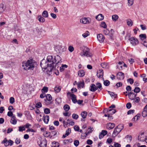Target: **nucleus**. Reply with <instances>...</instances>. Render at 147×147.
<instances>
[{
  "instance_id": "5fc2aeb1",
  "label": "nucleus",
  "mask_w": 147,
  "mask_h": 147,
  "mask_svg": "<svg viewBox=\"0 0 147 147\" xmlns=\"http://www.w3.org/2000/svg\"><path fill=\"white\" fill-rule=\"evenodd\" d=\"M79 141L78 140H75L74 142V144L76 147L78 146L79 144Z\"/></svg>"
},
{
  "instance_id": "6ab92c4d",
  "label": "nucleus",
  "mask_w": 147,
  "mask_h": 147,
  "mask_svg": "<svg viewBox=\"0 0 147 147\" xmlns=\"http://www.w3.org/2000/svg\"><path fill=\"white\" fill-rule=\"evenodd\" d=\"M104 16L101 14H99L96 17V19L98 21L102 20L104 19Z\"/></svg>"
},
{
  "instance_id": "72a5a7b5",
  "label": "nucleus",
  "mask_w": 147,
  "mask_h": 147,
  "mask_svg": "<svg viewBox=\"0 0 147 147\" xmlns=\"http://www.w3.org/2000/svg\"><path fill=\"white\" fill-rule=\"evenodd\" d=\"M140 39L142 40H144L146 38V35L145 34H141L139 35Z\"/></svg>"
},
{
  "instance_id": "c85d7f7f",
  "label": "nucleus",
  "mask_w": 147,
  "mask_h": 147,
  "mask_svg": "<svg viewBox=\"0 0 147 147\" xmlns=\"http://www.w3.org/2000/svg\"><path fill=\"white\" fill-rule=\"evenodd\" d=\"M108 111V114H109L110 115L113 114L116 112L115 109H110Z\"/></svg>"
},
{
  "instance_id": "09e8293b",
  "label": "nucleus",
  "mask_w": 147,
  "mask_h": 147,
  "mask_svg": "<svg viewBox=\"0 0 147 147\" xmlns=\"http://www.w3.org/2000/svg\"><path fill=\"white\" fill-rule=\"evenodd\" d=\"M51 133L49 131H46L44 133V136L46 137H48L50 136Z\"/></svg>"
},
{
  "instance_id": "b1692460",
  "label": "nucleus",
  "mask_w": 147,
  "mask_h": 147,
  "mask_svg": "<svg viewBox=\"0 0 147 147\" xmlns=\"http://www.w3.org/2000/svg\"><path fill=\"white\" fill-rule=\"evenodd\" d=\"M5 7L3 4H0V14L3 13L5 10Z\"/></svg>"
},
{
  "instance_id": "4468645a",
  "label": "nucleus",
  "mask_w": 147,
  "mask_h": 147,
  "mask_svg": "<svg viewBox=\"0 0 147 147\" xmlns=\"http://www.w3.org/2000/svg\"><path fill=\"white\" fill-rule=\"evenodd\" d=\"M142 114L144 117H146L147 116V105L144 107Z\"/></svg>"
},
{
  "instance_id": "4d7b16f0",
  "label": "nucleus",
  "mask_w": 147,
  "mask_h": 147,
  "mask_svg": "<svg viewBox=\"0 0 147 147\" xmlns=\"http://www.w3.org/2000/svg\"><path fill=\"white\" fill-rule=\"evenodd\" d=\"M133 93H133L132 92H129L128 94H126L125 95V96H127V95H128L129 96V98L130 99H133V98H132V97H131V95H133Z\"/></svg>"
},
{
  "instance_id": "2eb2a0df",
  "label": "nucleus",
  "mask_w": 147,
  "mask_h": 147,
  "mask_svg": "<svg viewBox=\"0 0 147 147\" xmlns=\"http://www.w3.org/2000/svg\"><path fill=\"white\" fill-rule=\"evenodd\" d=\"M90 90L91 92H94L96 90H97L96 86L94 84H91L90 86Z\"/></svg>"
},
{
  "instance_id": "cd10ccee",
  "label": "nucleus",
  "mask_w": 147,
  "mask_h": 147,
  "mask_svg": "<svg viewBox=\"0 0 147 147\" xmlns=\"http://www.w3.org/2000/svg\"><path fill=\"white\" fill-rule=\"evenodd\" d=\"M38 18L39 21L40 22H43L45 21V19L42 17L41 15L38 16Z\"/></svg>"
},
{
  "instance_id": "a18cd8bd",
  "label": "nucleus",
  "mask_w": 147,
  "mask_h": 147,
  "mask_svg": "<svg viewBox=\"0 0 147 147\" xmlns=\"http://www.w3.org/2000/svg\"><path fill=\"white\" fill-rule=\"evenodd\" d=\"M133 100V102L134 103H138L139 102V101L140 100V99L139 97H137L136 98H135Z\"/></svg>"
},
{
  "instance_id": "a211bd4d",
  "label": "nucleus",
  "mask_w": 147,
  "mask_h": 147,
  "mask_svg": "<svg viewBox=\"0 0 147 147\" xmlns=\"http://www.w3.org/2000/svg\"><path fill=\"white\" fill-rule=\"evenodd\" d=\"M17 122V121L16 119L15 116H13L12 117H11L10 123L13 125H15L16 124Z\"/></svg>"
},
{
  "instance_id": "f8f14e48",
  "label": "nucleus",
  "mask_w": 147,
  "mask_h": 147,
  "mask_svg": "<svg viewBox=\"0 0 147 147\" xmlns=\"http://www.w3.org/2000/svg\"><path fill=\"white\" fill-rule=\"evenodd\" d=\"M93 129L92 127H90L86 129V132L85 133V136L86 137L88 136L90 133H92L93 131Z\"/></svg>"
},
{
  "instance_id": "423d86ee",
  "label": "nucleus",
  "mask_w": 147,
  "mask_h": 147,
  "mask_svg": "<svg viewBox=\"0 0 147 147\" xmlns=\"http://www.w3.org/2000/svg\"><path fill=\"white\" fill-rule=\"evenodd\" d=\"M61 45H58L55 47V50L57 53H61L63 52L64 49L62 48Z\"/></svg>"
},
{
  "instance_id": "bf43d9fd",
  "label": "nucleus",
  "mask_w": 147,
  "mask_h": 147,
  "mask_svg": "<svg viewBox=\"0 0 147 147\" xmlns=\"http://www.w3.org/2000/svg\"><path fill=\"white\" fill-rule=\"evenodd\" d=\"M42 107V104L41 102H39L37 103L36 105V107L37 108H40Z\"/></svg>"
},
{
  "instance_id": "9d476101",
  "label": "nucleus",
  "mask_w": 147,
  "mask_h": 147,
  "mask_svg": "<svg viewBox=\"0 0 147 147\" xmlns=\"http://www.w3.org/2000/svg\"><path fill=\"white\" fill-rule=\"evenodd\" d=\"M97 38L100 42H103L105 39L104 36L101 34H98L97 35Z\"/></svg>"
},
{
  "instance_id": "39448f33",
  "label": "nucleus",
  "mask_w": 147,
  "mask_h": 147,
  "mask_svg": "<svg viewBox=\"0 0 147 147\" xmlns=\"http://www.w3.org/2000/svg\"><path fill=\"white\" fill-rule=\"evenodd\" d=\"M1 143L4 144L5 146H7L9 145L11 146L13 144V142L10 140H7L6 138H5L2 141Z\"/></svg>"
},
{
  "instance_id": "338daca9",
  "label": "nucleus",
  "mask_w": 147,
  "mask_h": 147,
  "mask_svg": "<svg viewBox=\"0 0 147 147\" xmlns=\"http://www.w3.org/2000/svg\"><path fill=\"white\" fill-rule=\"evenodd\" d=\"M128 82H129L130 84H132L134 83V80L131 78H129L127 80Z\"/></svg>"
},
{
  "instance_id": "f3484780",
  "label": "nucleus",
  "mask_w": 147,
  "mask_h": 147,
  "mask_svg": "<svg viewBox=\"0 0 147 147\" xmlns=\"http://www.w3.org/2000/svg\"><path fill=\"white\" fill-rule=\"evenodd\" d=\"M71 129L70 128H68L66 131V133L65 134L63 135L62 136V138H65L67 136H68L71 132Z\"/></svg>"
},
{
  "instance_id": "7ed1b4c3",
  "label": "nucleus",
  "mask_w": 147,
  "mask_h": 147,
  "mask_svg": "<svg viewBox=\"0 0 147 147\" xmlns=\"http://www.w3.org/2000/svg\"><path fill=\"white\" fill-rule=\"evenodd\" d=\"M80 49L82 50L83 53L82 55H81L82 56L88 57H91L92 56V54L90 51V49L87 47L83 46L80 47Z\"/></svg>"
},
{
  "instance_id": "f704fd0d",
  "label": "nucleus",
  "mask_w": 147,
  "mask_h": 147,
  "mask_svg": "<svg viewBox=\"0 0 147 147\" xmlns=\"http://www.w3.org/2000/svg\"><path fill=\"white\" fill-rule=\"evenodd\" d=\"M67 65L65 64L62 65L60 67V71H62L64 70V68H67Z\"/></svg>"
},
{
  "instance_id": "4be33fe9",
  "label": "nucleus",
  "mask_w": 147,
  "mask_h": 147,
  "mask_svg": "<svg viewBox=\"0 0 147 147\" xmlns=\"http://www.w3.org/2000/svg\"><path fill=\"white\" fill-rule=\"evenodd\" d=\"M78 74L80 77H83L85 75V72L84 70L81 69L78 71Z\"/></svg>"
},
{
  "instance_id": "ea45409f",
  "label": "nucleus",
  "mask_w": 147,
  "mask_h": 147,
  "mask_svg": "<svg viewBox=\"0 0 147 147\" xmlns=\"http://www.w3.org/2000/svg\"><path fill=\"white\" fill-rule=\"evenodd\" d=\"M61 88L59 86H56L54 88V91L56 92H59L61 90Z\"/></svg>"
},
{
  "instance_id": "412c9836",
  "label": "nucleus",
  "mask_w": 147,
  "mask_h": 147,
  "mask_svg": "<svg viewBox=\"0 0 147 147\" xmlns=\"http://www.w3.org/2000/svg\"><path fill=\"white\" fill-rule=\"evenodd\" d=\"M47 144V141L46 140H43L41 142L39 145L41 147H46Z\"/></svg>"
},
{
  "instance_id": "49530a36",
  "label": "nucleus",
  "mask_w": 147,
  "mask_h": 147,
  "mask_svg": "<svg viewBox=\"0 0 147 147\" xmlns=\"http://www.w3.org/2000/svg\"><path fill=\"white\" fill-rule=\"evenodd\" d=\"M100 26L101 27L104 28H106L107 27V26L104 22H102Z\"/></svg>"
},
{
  "instance_id": "c03bdc74",
  "label": "nucleus",
  "mask_w": 147,
  "mask_h": 147,
  "mask_svg": "<svg viewBox=\"0 0 147 147\" xmlns=\"http://www.w3.org/2000/svg\"><path fill=\"white\" fill-rule=\"evenodd\" d=\"M118 129L120 130L121 131L123 128V125L122 124H120L116 127Z\"/></svg>"
},
{
  "instance_id": "0e129e2a",
  "label": "nucleus",
  "mask_w": 147,
  "mask_h": 147,
  "mask_svg": "<svg viewBox=\"0 0 147 147\" xmlns=\"http://www.w3.org/2000/svg\"><path fill=\"white\" fill-rule=\"evenodd\" d=\"M7 115L9 117H12L13 116H15L13 114V113L11 111H9L7 113Z\"/></svg>"
},
{
  "instance_id": "9b49d317",
  "label": "nucleus",
  "mask_w": 147,
  "mask_h": 147,
  "mask_svg": "<svg viewBox=\"0 0 147 147\" xmlns=\"http://www.w3.org/2000/svg\"><path fill=\"white\" fill-rule=\"evenodd\" d=\"M121 131L120 130L118 129L116 127L114 129L113 133L112 135V137L114 138L116 137Z\"/></svg>"
},
{
  "instance_id": "ddd939ff",
  "label": "nucleus",
  "mask_w": 147,
  "mask_h": 147,
  "mask_svg": "<svg viewBox=\"0 0 147 147\" xmlns=\"http://www.w3.org/2000/svg\"><path fill=\"white\" fill-rule=\"evenodd\" d=\"M68 93L70 94V96L71 97V99L73 102L76 103L77 102V100L76 99V96L73 93L70 94L69 92Z\"/></svg>"
},
{
  "instance_id": "7c9ffc66",
  "label": "nucleus",
  "mask_w": 147,
  "mask_h": 147,
  "mask_svg": "<svg viewBox=\"0 0 147 147\" xmlns=\"http://www.w3.org/2000/svg\"><path fill=\"white\" fill-rule=\"evenodd\" d=\"M96 86L97 90L98 88H99L100 90H101L102 88V86L101 84L99 82H98L96 83Z\"/></svg>"
},
{
  "instance_id": "13d9d810",
  "label": "nucleus",
  "mask_w": 147,
  "mask_h": 147,
  "mask_svg": "<svg viewBox=\"0 0 147 147\" xmlns=\"http://www.w3.org/2000/svg\"><path fill=\"white\" fill-rule=\"evenodd\" d=\"M72 117L74 119H77L78 117V115L74 113L72 115Z\"/></svg>"
},
{
  "instance_id": "052dcab7",
  "label": "nucleus",
  "mask_w": 147,
  "mask_h": 147,
  "mask_svg": "<svg viewBox=\"0 0 147 147\" xmlns=\"http://www.w3.org/2000/svg\"><path fill=\"white\" fill-rule=\"evenodd\" d=\"M68 50L70 52H71L74 51V48L73 46H70L68 47Z\"/></svg>"
},
{
  "instance_id": "c756f323",
  "label": "nucleus",
  "mask_w": 147,
  "mask_h": 147,
  "mask_svg": "<svg viewBox=\"0 0 147 147\" xmlns=\"http://www.w3.org/2000/svg\"><path fill=\"white\" fill-rule=\"evenodd\" d=\"M70 107L68 105H65L63 107V109L65 112H67L70 109Z\"/></svg>"
},
{
  "instance_id": "58836bf2",
  "label": "nucleus",
  "mask_w": 147,
  "mask_h": 147,
  "mask_svg": "<svg viewBox=\"0 0 147 147\" xmlns=\"http://www.w3.org/2000/svg\"><path fill=\"white\" fill-rule=\"evenodd\" d=\"M48 90V87L45 86L41 90V91L42 93H45V92H47Z\"/></svg>"
},
{
  "instance_id": "4c0bfd02",
  "label": "nucleus",
  "mask_w": 147,
  "mask_h": 147,
  "mask_svg": "<svg viewBox=\"0 0 147 147\" xmlns=\"http://www.w3.org/2000/svg\"><path fill=\"white\" fill-rule=\"evenodd\" d=\"M119 17L117 15H114L112 16V19L113 21H116L118 18Z\"/></svg>"
},
{
  "instance_id": "2f4dec72",
  "label": "nucleus",
  "mask_w": 147,
  "mask_h": 147,
  "mask_svg": "<svg viewBox=\"0 0 147 147\" xmlns=\"http://www.w3.org/2000/svg\"><path fill=\"white\" fill-rule=\"evenodd\" d=\"M87 115V113L85 111H83L81 113V115L83 119L86 118Z\"/></svg>"
},
{
  "instance_id": "5701e85b",
  "label": "nucleus",
  "mask_w": 147,
  "mask_h": 147,
  "mask_svg": "<svg viewBox=\"0 0 147 147\" xmlns=\"http://www.w3.org/2000/svg\"><path fill=\"white\" fill-rule=\"evenodd\" d=\"M43 121L45 123L47 124L49 120V117L48 115H46L43 116Z\"/></svg>"
},
{
  "instance_id": "20e7f679",
  "label": "nucleus",
  "mask_w": 147,
  "mask_h": 147,
  "mask_svg": "<svg viewBox=\"0 0 147 147\" xmlns=\"http://www.w3.org/2000/svg\"><path fill=\"white\" fill-rule=\"evenodd\" d=\"M40 65L42 69H46L47 67H49L47 61H46L45 59H43L40 62Z\"/></svg>"
},
{
  "instance_id": "f03ea898",
  "label": "nucleus",
  "mask_w": 147,
  "mask_h": 147,
  "mask_svg": "<svg viewBox=\"0 0 147 147\" xmlns=\"http://www.w3.org/2000/svg\"><path fill=\"white\" fill-rule=\"evenodd\" d=\"M36 62L32 59L28 60L26 62L22 63V66L23 68L26 70H33L36 65Z\"/></svg>"
},
{
  "instance_id": "680f3d73",
  "label": "nucleus",
  "mask_w": 147,
  "mask_h": 147,
  "mask_svg": "<svg viewBox=\"0 0 147 147\" xmlns=\"http://www.w3.org/2000/svg\"><path fill=\"white\" fill-rule=\"evenodd\" d=\"M139 117V116H137V115L135 116L134 118H133V119H132V121H137L138 120Z\"/></svg>"
},
{
  "instance_id": "6e6552de",
  "label": "nucleus",
  "mask_w": 147,
  "mask_h": 147,
  "mask_svg": "<svg viewBox=\"0 0 147 147\" xmlns=\"http://www.w3.org/2000/svg\"><path fill=\"white\" fill-rule=\"evenodd\" d=\"M130 43L132 45L136 46L138 43V40L136 38L132 37L130 39Z\"/></svg>"
},
{
  "instance_id": "774afa93",
  "label": "nucleus",
  "mask_w": 147,
  "mask_h": 147,
  "mask_svg": "<svg viewBox=\"0 0 147 147\" xmlns=\"http://www.w3.org/2000/svg\"><path fill=\"white\" fill-rule=\"evenodd\" d=\"M114 146L115 147H120L121 145L120 144L117 143L115 142Z\"/></svg>"
},
{
  "instance_id": "864d4df0",
  "label": "nucleus",
  "mask_w": 147,
  "mask_h": 147,
  "mask_svg": "<svg viewBox=\"0 0 147 147\" xmlns=\"http://www.w3.org/2000/svg\"><path fill=\"white\" fill-rule=\"evenodd\" d=\"M44 112L46 114H48L50 113V110L48 108H45L44 110Z\"/></svg>"
},
{
  "instance_id": "e433bc0d",
  "label": "nucleus",
  "mask_w": 147,
  "mask_h": 147,
  "mask_svg": "<svg viewBox=\"0 0 147 147\" xmlns=\"http://www.w3.org/2000/svg\"><path fill=\"white\" fill-rule=\"evenodd\" d=\"M127 25L129 26H131L132 25V21L130 19H128L127 20Z\"/></svg>"
},
{
  "instance_id": "603ef678",
  "label": "nucleus",
  "mask_w": 147,
  "mask_h": 147,
  "mask_svg": "<svg viewBox=\"0 0 147 147\" xmlns=\"http://www.w3.org/2000/svg\"><path fill=\"white\" fill-rule=\"evenodd\" d=\"M110 31L109 30L106 29L103 30V32L104 34L107 35H108Z\"/></svg>"
},
{
  "instance_id": "0eeeda50",
  "label": "nucleus",
  "mask_w": 147,
  "mask_h": 147,
  "mask_svg": "<svg viewBox=\"0 0 147 147\" xmlns=\"http://www.w3.org/2000/svg\"><path fill=\"white\" fill-rule=\"evenodd\" d=\"M91 21V19L89 18H82L80 20V22L81 23L84 24H89Z\"/></svg>"
},
{
  "instance_id": "1a4fd4ad",
  "label": "nucleus",
  "mask_w": 147,
  "mask_h": 147,
  "mask_svg": "<svg viewBox=\"0 0 147 147\" xmlns=\"http://www.w3.org/2000/svg\"><path fill=\"white\" fill-rule=\"evenodd\" d=\"M117 78L120 80H123L124 78V74L121 72H119L117 74Z\"/></svg>"
},
{
  "instance_id": "79ce46f5",
  "label": "nucleus",
  "mask_w": 147,
  "mask_h": 147,
  "mask_svg": "<svg viewBox=\"0 0 147 147\" xmlns=\"http://www.w3.org/2000/svg\"><path fill=\"white\" fill-rule=\"evenodd\" d=\"M89 32L88 31H87L85 33H83L82 34V36L84 38H85L89 35Z\"/></svg>"
},
{
  "instance_id": "8fccbe9b",
  "label": "nucleus",
  "mask_w": 147,
  "mask_h": 147,
  "mask_svg": "<svg viewBox=\"0 0 147 147\" xmlns=\"http://www.w3.org/2000/svg\"><path fill=\"white\" fill-rule=\"evenodd\" d=\"M66 119L67 120V121H68L70 125L72 126L74 125L75 123L74 121L70 120L68 119H67V118H66Z\"/></svg>"
},
{
  "instance_id": "aec40b11",
  "label": "nucleus",
  "mask_w": 147,
  "mask_h": 147,
  "mask_svg": "<svg viewBox=\"0 0 147 147\" xmlns=\"http://www.w3.org/2000/svg\"><path fill=\"white\" fill-rule=\"evenodd\" d=\"M115 124L114 123H108L107 128L109 129H111L115 127Z\"/></svg>"
},
{
  "instance_id": "bb28decb",
  "label": "nucleus",
  "mask_w": 147,
  "mask_h": 147,
  "mask_svg": "<svg viewBox=\"0 0 147 147\" xmlns=\"http://www.w3.org/2000/svg\"><path fill=\"white\" fill-rule=\"evenodd\" d=\"M101 66L103 68H108L109 67V65L107 63H102L100 64Z\"/></svg>"
},
{
  "instance_id": "a19ab883",
  "label": "nucleus",
  "mask_w": 147,
  "mask_h": 147,
  "mask_svg": "<svg viewBox=\"0 0 147 147\" xmlns=\"http://www.w3.org/2000/svg\"><path fill=\"white\" fill-rule=\"evenodd\" d=\"M107 91L108 92L109 94L110 95L112 98H115L116 97V95L115 94V93L114 92H110L109 91Z\"/></svg>"
},
{
  "instance_id": "de8ad7c7",
  "label": "nucleus",
  "mask_w": 147,
  "mask_h": 147,
  "mask_svg": "<svg viewBox=\"0 0 147 147\" xmlns=\"http://www.w3.org/2000/svg\"><path fill=\"white\" fill-rule=\"evenodd\" d=\"M110 84V82L108 80H106L104 81V84L106 86H109Z\"/></svg>"
},
{
  "instance_id": "6e6d98bb",
  "label": "nucleus",
  "mask_w": 147,
  "mask_h": 147,
  "mask_svg": "<svg viewBox=\"0 0 147 147\" xmlns=\"http://www.w3.org/2000/svg\"><path fill=\"white\" fill-rule=\"evenodd\" d=\"M15 102V99L13 97H11L9 99V102L11 104H13Z\"/></svg>"
},
{
  "instance_id": "a878e982",
  "label": "nucleus",
  "mask_w": 147,
  "mask_h": 147,
  "mask_svg": "<svg viewBox=\"0 0 147 147\" xmlns=\"http://www.w3.org/2000/svg\"><path fill=\"white\" fill-rule=\"evenodd\" d=\"M84 86V83L83 82H80L78 83V88L82 87L83 88Z\"/></svg>"
},
{
  "instance_id": "e2e57ef3",
  "label": "nucleus",
  "mask_w": 147,
  "mask_h": 147,
  "mask_svg": "<svg viewBox=\"0 0 147 147\" xmlns=\"http://www.w3.org/2000/svg\"><path fill=\"white\" fill-rule=\"evenodd\" d=\"M131 103L130 102H128L127 103L126 105V107L128 109H129L131 108Z\"/></svg>"
},
{
  "instance_id": "3c124183",
  "label": "nucleus",
  "mask_w": 147,
  "mask_h": 147,
  "mask_svg": "<svg viewBox=\"0 0 147 147\" xmlns=\"http://www.w3.org/2000/svg\"><path fill=\"white\" fill-rule=\"evenodd\" d=\"M25 129V128L24 126H20L19 127V131H22Z\"/></svg>"
},
{
  "instance_id": "c9c22d12",
  "label": "nucleus",
  "mask_w": 147,
  "mask_h": 147,
  "mask_svg": "<svg viewBox=\"0 0 147 147\" xmlns=\"http://www.w3.org/2000/svg\"><path fill=\"white\" fill-rule=\"evenodd\" d=\"M47 100L48 101H51L52 99V97L50 94H47L45 96Z\"/></svg>"
},
{
  "instance_id": "37998d69",
  "label": "nucleus",
  "mask_w": 147,
  "mask_h": 147,
  "mask_svg": "<svg viewBox=\"0 0 147 147\" xmlns=\"http://www.w3.org/2000/svg\"><path fill=\"white\" fill-rule=\"evenodd\" d=\"M140 89L139 87H136L135 88L133 91L134 92L138 93L140 92Z\"/></svg>"
},
{
  "instance_id": "69168bd1",
  "label": "nucleus",
  "mask_w": 147,
  "mask_h": 147,
  "mask_svg": "<svg viewBox=\"0 0 147 147\" xmlns=\"http://www.w3.org/2000/svg\"><path fill=\"white\" fill-rule=\"evenodd\" d=\"M129 5L131 6L133 3L134 0H128Z\"/></svg>"
},
{
  "instance_id": "f257e3e1",
  "label": "nucleus",
  "mask_w": 147,
  "mask_h": 147,
  "mask_svg": "<svg viewBox=\"0 0 147 147\" xmlns=\"http://www.w3.org/2000/svg\"><path fill=\"white\" fill-rule=\"evenodd\" d=\"M47 60L50 68L51 71L56 67L58 68L61 62V58L58 55L54 57L52 56L49 55L47 57Z\"/></svg>"
},
{
  "instance_id": "dca6fc26",
  "label": "nucleus",
  "mask_w": 147,
  "mask_h": 147,
  "mask_svg": "<svg viewBox=\"0 0 147 147\" xmlns=\"http://www.w3.org/2000/svg\"><path fill=\"white\" fill-rule=\"evenodd\" d=\"M103 75V71L102 69H100L97 72V75L98 78L102 77Z\"/></svg>"
},
{
  "instance_id": "473e14b6",
  "label": "nucleus",
  "mask_w": 147,
  "mask_h": 147,
  "mask_svg": "<svg viewBox=\"0 0 147 147\" xmlns=\"http://www.w3.org/2000/svg\"><path fill=\"white\" fill-rule=\"evenodd\" d=\"M42 16L45 18H47L48 16V13L47 11H44L42 13Z\"/></svg>"
},
{
  "instance_id": "393cba45",
  "label": "nucleus",
  "mask_w": 147,
  "mask_h": 147,
  "mask_svg": "<svg viewBox=\"0 0 147 147\" xmlns=\"http://www.w3.org/2000/svg\"><path fill=\"white\" fill-rule=\"evenodd\" d=\"M59 144L58 142L54 141L52 143V147H59Z\"/></svg>"
}]
</instances>
